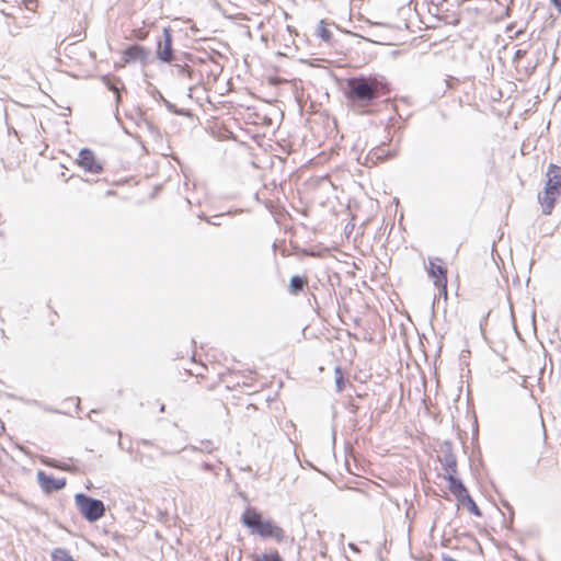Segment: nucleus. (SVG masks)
<instances>
[{
	"instance_id": "nucleus-29",
	"label": "nucleus",
	"mask_w": 561,
	"mask_h": 561,
	"mask_svg": "<svg viewBox=\"0 0 561 561\" xmlns=\"http://www.w3.org/2000/svg\"><path fill=\"white\" fill-rule=\"evenodd\" d=\"M46 463H47L48 466H55V467L57 466V465H56V463H54V462H46Z\"/></svg>"
},
{
	"instance_id": "nucleus-11",
	"label": "nucleus",
	"mask_w": 561,
	"mask_h": 561,
	"mask_svg": "<svg viewBox=\"0 0 561 561\" xmlns=\"http://www.w3.org/2000/svg\"><path fill=\"white\" fill-rule=\"evenodd\" d=\"M37 481L41 488L44 492L50 493L53 491H58L62 489L66 484L65 479H55L48 474H46L44 471L39 470L37 472Z\"/></svg>"
},
{
	"instance_id": "nucleus-23",
	"label": "nucleus",
	"mask_w": 561,
	"mask_h": 561,
	"mask_svg": "<svg viewBox=\"0 0 561 561\" xmlns=\"http://www.w3.org/2000/svg\"><path fill=\"white\" fill-rule=\"evenodd\" d=\"M335 382H336V389L339 392L343 391L344 390V377H343V374L340 369H336V379H335Z\"/></svg>"
},
{
	"instance_id": "nucleus-13",
	"label": "nucleus",
	"mask_w": 561,
	"mask_h": 561,
	"mask_svg": "<svg viewBox=\"0 0 561 561\" xmlns=\"http://www.w3.org/2000/svg\"><path fill=\"white\" fill-rule=\"evenodd\" d=\"M447 479L449 481V491L457 497L459 502L463 501V497L468 494V491L462 482L453 474H449Z\"/></svg>"
},
{
	"instance_id": "nucleus-28",
	"label": "nucleus",
	"mask_w": 561,
	"mask_h": 561,
	"mask_svg": "<svg viewBox=\"0 0 561 561\" xmlns=\"http://www.w3.org/2000/svg\"><path fill=\"white\" fill-rule=\"evenodd\" d=\"M305 463L308 465V466H312L307 458H305Z\"/></svg>"
},
{
	"instance_id": "nucleus-16",
	"label": "nucleus",
	"mask_w": 561,
	"mask_h": 561,
	"mask_svg": "<svg viewBox=\"0 0 561 561\" xmlns=\"http://www.w3.org/2000/svg\"><path fill=\"white\" fill-rule=\"evenodd\" d=\"M252 561H283V558L277 551H271L268 553H254L251 556Z\"/></svg>"
},
{
	"instance_id": "nucleus-5",
	"label": "nucleus",
	"mask_w": 561,
	"mask_h": 561,
	"mask_svg": "<svg viewBox=\"0 0 561 561\" xmlns=\"http://www.w3.org/2000/svg\"><path fill=\"white\" fill-rule=\"evenodd\" d=\"M426 272L428 276L433 279L434 286L438 289V291L447 298V267L440 257H432L428 260V265L426 267Z\"/></svg>"
},
{
	"instance_id": "nucleus-9",
	"label": "nucleus",
	"mask_w": 561,
	"mask_h": 561,
	"mask_svg": "<svg viewBox=\"0 0 561 561\" xmlns=\"http://www.w3.org/2000/svg\"><path fill=\"white\" fill-rule=\"evenodd\" d=\"M157 56L164 62L173 59L172 35L169 28L163 30V41L158 44Z\"/></svg>"
},
{
	"instance_id": "nucleus-30",
	"label": "nucleus",
	"mask_w": 561,
	"mask_h": 561,
	"mask_svg": "<svg viewBox=\"0 0 561 561\" xmlns=\"http://www.w3.org/2000/svg\"><path fill=\"white\" fill-rule=\"evenodd\" d=\"M446 561H455V560H453V559H448V560H446Z\"/></svg>"
},
{
	"instance_id": "nucleus-26",
	"label": "nucleus",
	"mask_w": 561,
	"mask_h": 561,
	"mask_svg": "<svg viewBox=\"0 0 561 561\" xmlns=\"http://www.w3.org/2000/svg\"><path fill=\"white\" fill-rule=\"evenodd\" d=\"M343 466L348 470V458H343Z\"/></svg>"
},
{
	"instance_id": "nucleus-21",
	"label": "nucleus",
	"mask_w": 561,
	"mask_h": 561,
	"mask_svg": "<svg viewBox=\"0 0 561 561\" xmlns=\"http://www.w3.org/2000/svg\"><path fill=\"white\" fill-rule=\"evenodd\" d=\"M456 458H449V461L446 462V478L449 476V474H453L455 476L456 473Z\"/></svg>"
},
{
	"instance_id": "nucleus-7",
	"label": "nucleus",
	"mask_w": 561,
	"mask_h": 561,
	"mask_svg": "<svg viewBox=\"0 0 561 561\" xmlns=\"http://www.w3.org/2000/svg\"><path fill=\"white\" fill-rule=\"evenodd\" d=\"M76 163L85 172L100 174L103 171L102 162L96 158L95 153L88 148L81 149Z\"/></svg>"
},
{
	"instance_id": "nucleus-22",
	"label": "nucleus",
	"mask_w": 561,
	"mask_h": 561,
	"mask_svg": "<svg viewBox=\"0 0 561 561\" xmlns=\"http://www.w3.org/2000/svg\"><path fill=\"white\" fill-rule=\"evenodd\" d=\"M318 35L325 42H330L332 37L330 30L324 25L319 27Z\"/></svg>"
},
{
	"instance_id": "nucleus-1",
	"label": "nucleus",
	"mask_w": 561,
	"mask_h": 561,
	"mask_svg": "<svg viewBox=\"0 0 561 561\" xmlns=\"http://www.w3.org/2000/svg\"><path fill=\"white\" fill-rule=\"evenodd\" d=\"M185 371L194 376L206 390L222 386L227 390L250 389L257 381V374L251 369H240L232 359L221 352H214L207 357V364H197L193 359Z\"/></svg>"
},
{
	"instance_id": "nucleus-2",
	"label": "nucleus",
	"mask_w": 561,
	"mask_h": 561,
	"mask_svg": "<svg viewBox=\"0 0 561 561\" xmlns=\"http://www.w3.org/2000/svg\"><path fill=\"white\" fill-rule=\"evenodd\" d=\"M345 98L359 107L369 106L374 101L390 93V85L380 76H358L345 81Z\"/></svg>"
},
{
	"instance_id": "nucleus-8",
	"label": "nucleus",
	"mask_w": 561,
	"mask_h": 561,
	"mask_svg": "<svg viewBox=\"0 0 561 561\" xmlns=\"http://www.w3.org/2000/svg\"><path fill=\"white\" fill-rule=\"evenodd\" d=\"M149 56V50L140 45H131L122 53V62L117 67H125L131 62L146 64Z\"/></svg>"
},
{
	"instance_id": "nucleus-4",
	"label": "nucleus",
	"mask_w": 561,
	"mask_h": 561,
	"mask_svg": "<svg viewBox=\"0 0 561 561\" xmlns=\"http://www.w3.org/2000/svg\"><path fill=\"white\" fill-rule=\"evenodd\" d=\"M75 502L80 513L89 522L100 519L105 513V506L102 501L89 497L82 493L76 494Z\"/></svg>"
},
{
	"instance_id": "nucleus-15",
	"label": "nucleus",
	"mask_w": 561,
	"mask_h": 561,
	"mask_svg": "<svg viewBox=\"0 0 561 561\" xmlns=\"http://www.w3.org/2000/svg\"><path fill=\"white\" fill-rule=\"evenodd\" d=\"M526 54H527V50L518 49V50H516V53L514 55L513 62L515 65V68L518 71L520 69H523L522 59L526 56ZM534 69H535V66L524 67V75L529 76Z\"/></svg>"
},
{
	"instance_id": "nucleus-18",
	"label": "nucleus",
	"mask_w": 561,
	"mask_h": 561,
	"mask_svg": "<svg viewBox=\"0 0 561 561\" xmlns=\"http://www.w3.org/2000/svg\"><path fill=\"white\" fill-rule=\"evenodd\" d=\"M371 159H376L377 161H382L387 158H390L394 154V152H391L389 149L385 148H375L370 151Z\"/></svg>"
},
{
	"instance_id": "nucleus-25",
	"label": "nucleus",
	"mask_w": 561,
	"mask_h": 561,
	"mask_svg": "<svg viewBox=\"0 0 561 561\" xmlns=\"http://www.w3.org/2000/svg\"><path fill=\"white\" fill-rule=\"evenodd\" d=\"M551 2L561 12V0H551Z\"/></svg>"
},
{
	"instance_id": "nucleus-20",
	"label": "nucleus",
	"mask_w": 561,
	"mask_h": 561,
	"mask_svg": "<svg viewBox=\"0 0 561 561\" xmlns=\"http://www.w3.org/2000/svg\"><path fill=\"white\" fill-rule=\"evenodd\" d=\"M53 561H73L72 557L64 549H56L51 554Z\"/></svg>"
},
{
	"instance_id": "nucleus-17",
	"label": "nucleus",
	"mask_w": 561,
	"mask_h": 561,
	"mask_svg": "<svg viewBox=\"0 0 561 561\" xmlns=\"http://www.w3.org/2000/svg\"><path fill=\"white\" fill-rule=\"evenodd\" d=\"M102 82L114 93L117 95V100H119V90H118V83L121 82L118 78H113L111 76H103Z\"/></svg>"
},
{
	"instance_id": "nucleus-12",
	"label": "nucleus",
	"mask_w": 561,
	"mask_h": 561,
	"mask_svg": "<svg viewBox=\"0 0 561 561\" xmlns=\"http://www.w3.org/2000/svg\"><path fill=\"white\" fill-rule=\"evenodd\" d=\"M560 196L561 193L546 188H543L542 193L538 195V202L545 215H550L552 213L554 205Z\"/></svg>"
},
{
	"instance_id": "nucleus-3",
	"label": "nucleus",
	"mask_w": 561,
	"mask_h": 561,
	"mask_svg": "<svg viewBox=\"0 0 561 561\" xmlns=\"http://www.w3.org/2000/svg\"><path fill=\"white\" fill-rule=\"evenodd\" d=\"M242 523L252 534L259 535L264 539L272 538L276 542H283L285 539V531L278 525L273 520L263 519L262 515L253 508L245 511L242 515Z\"/></svg>"
},
{
	"instance_id": "nucleus-19",
	"label": "nucleus",
	"mask_w": 561,
	"mask_h": 561,
	"mask_svg": "<svg viewBox=\"0 0 561 561\" xmlns=\"http://www.w3.org/2000/svg\"><path fill=\"white\" fill-rule=\"evenodd\" d=\"M461 505L467 506L468 510L474 514L476 516H480L481 512L479 507L477 506L476 502L472 500V497L469 495V493L463 497V501L459 502Z\"/></svg>"
},
{
	"instance_id": "nucleus-24",
	"label": "nucleus",
	"mask_w": 561,
	"mask_h": 561,
	"mask_svg": "<svg viewBox=\"0 0 561 561\" xmlns=\"http://www.w3.org/2000/svg\"><path fill=\"white\" fill-rule=\"evenodd\" d=\"M27 10L34 11L37 8V0H21Z\"/></svg>"
},
{
	"instance_id": "nucleus-27",
	"label": "nucleus",
	"mask_w": 561,
	"mask_h": 561,
	"mask_svg": "<svg viewBox=\"0 0 561 561\" xmlns=\"http://www.w3.org/2000/svg\"><path fill=\"white\" fill-rule=\"evenodd\" d=\"M296 459H297V461L299 462V465L302 467L304 465H302V462L300 461V457H297Z\"/></svg>"
},
{
	"instance_id": "nucleus-6",
	"label": "nucleus",
	"mask_w": 561,
	"mask_h": 561,
	"mask_svg": "<svg viewBox=\"0 0 561 561\" xmlns=\"http://www.w3.org/2000/svg\"><path fill=\"white\" fill-rule=\"evenodd\" d=\"M479 11L491 22L502 21L510 14L508 4L501 0H482Z\"/></svg>"
},
{
	"instance_id": "nucleus-14",
	"label": "nucleus",
	"mask_w": 561,
	"mask_h": 561,
	"mask_svg": "<svg viewBox=\"0 0 561 561\" xmlns=\"http://www.w3.org/2000/svg\"><path fill=\"white\" fill-rule=\"evenodd\" d=\"M308 285L307 276L295 275L289 282V293L291 295H298Z\"/></svg>"
},
{
	"instance_id": "nucleus-10",
	"label": "nucleus",
	"mask_w": 561,
	"mask_h": 561,
	"mask_svg": "<svg viewBox=\"0 0 561 561\" xmlns=\"http://www.w3.org/2000/svg\"><path fill=\"white\" fill-rule=\"evenodd\" d=\"M543 188L561 193V167L553 163L549 164Z\"/></svg>"
}]
</instances>
